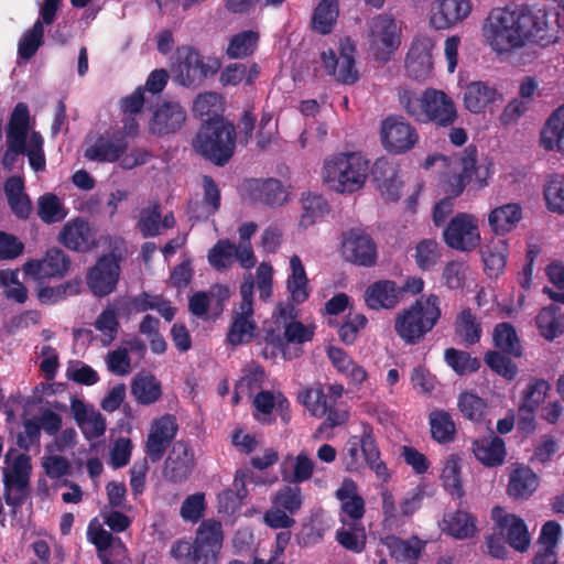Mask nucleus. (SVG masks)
<instances>
[{
  "label": "nucleus",
  "mask_w": 564,
  "mask_h": 564,
  "mask_svg": "<svg viewBox=\"0 0 564 564\" xmlns=\"http://www.w3.org/2000/svg\"><path fill=\"white\" fill-rule=\"evenodd\" d=\"M560 13L541 8L494 9L488 18V39L498 52L522 47L527 43L547 46L558 40Z\"/></svg>",
  "instance_id": "nucleus-1"
},
{
  "label": "nucleus",
  "mask_w": 564,
  "mask_h": 564,
  "mask_svg": "<svg viewBox=\"0 0 564 564\" xmlns=\"http://www.w3.org/2000/svg\"><path fill=\"white\" fill-rule=\"evenodd\" d=\"M398 99L405 113L417 123L449 128L458 120L456 104L443 90L429 87L417 94L408 87H399Z\"/></svg>",
  "instance_id": "nucleus-2"
},
{
  "label": "nucleus",
  "mask_w": 564,
  "mask_h": 564,
  "mask_svg": "<svg viewBox=\"0 0 564 564\" xmlns=\"http://www.w3.org/2000/svg\"><path fill=\"white\" fill-rule=\"evenodd\" d=\"M442 316L440 297L422 295L394 317V332L406 345L420 344L432 332Z\"/></svg>",
  "instance_id": "nucleus-3"
},
{
  "label": "nucleus",
  "mask_w": 564,
  "mask_h": 564,
  "mask_svg": "<svg viewBox=\"0 0 564 564\" xmlns=\"http://www.w3.org/2000/svg\"><path fill=\"white\" fill-rule=\"evenodd\" d=\"M236 144V128L226 119L202 123L192 141L194 151L217 166H225L231 160Z\"/></svg>",
  "instance_id": "nucleus-4"
},
{
  "label": "nucleus",
  "mask_w": 564,
  "mask_h": 564,
  "mask_svg": "<svg viewBox=\"0 0 564 564\" xmlns=\"http://www.w3.org/2000/svg\"><path fill=\"white\" fill-rule=\"evenodd\" d=\"M224 532L219 521L204 520L193 542L178 540L171 547V555L191 564H217L223 547Z\"/></svg>",
  "instance_id": "nucleus-5"
},
{
  "label": "nucleus",
  "mask_w": 564,
  "mask_h": 564,
  "mask_svg": "<svg viewBox=\"0 0 564 564\" xmlns=\"http://www.w3.org/2000/svg\"><path fill=\"white\" fill-rule=\"evenodd\" d=\"M369 161L360 153H339L324 162L323 178L338 193L360 189L368 177Z\"/></svg>",
  "instance_id": "nucleus-6"
},
{
  "label": "nucleus",
  "mask_w": 564,
  "mask_h": 564,
  "mask_svg": "<svg viewBox=\"0 0 564 564\" xmlns=\"http://www.w3.org/2000/svg\"><path fill=\"white\" fill-rule=\"evenodd\" d=\"M401 28L392 14L380 13L368 21L367 43L371 57L387 64L401 45Z\"/></svg>",
  "instance_id": "nucleus-7"
},
{
  "label": "nucleus",
  "mask_w": 564,
  "mask_h": 564,
  "mask_svg": "<svg viewBox=\"0 0 564 564\" xmlns=\"http://www.w3.org/2000/svg\"><path fill=\"white\" fill-rule=\"evenodd\" d=\"M360 436H351L346 444L344 464L347 471H357L361 467L359 451L368 467L378 478L388 481L390 474L383 460L380 459V451L373 435V429L369 423H362Z\"/></svg>",
  "instance_id": "nucleus-8"
},
{
  "label": "nucleus",
  "mask_w": 564,
  "mask_h": 564,
  "mask_svg": "<svg viewBox=\"0 0 564 564\" xmlns=\"http://www.w3.org/2000/svg\"><path fill=\"white\" fill-rule=\"evenodd\" d=\"M220 68L217 58H205L193 46H182L176 51V64L174 65L175 80L188 88L200 86L207 78L216 75Z\"/></svg>",
  "instance_id": "nucleus-9"
},
{
  "label": "nucleus",
  "mask_w": 564,
  "mask_h": 564,
  "mask_svg": "<svg viewBox=\"0 0 564 564\" xmlns=\"http://www.w3.org/2000/svg\"><path fill=\"white\" fill-rule=\"evenodd\" d=\"M122 257L115 251L100 256L86 272V284L91 294L98 299L113 293L121 275Z\"/></svg>",
  "instance_id": "nucleus-10"
},
{
  "label": "nucleus",
  "mask_w": 564,
  "mask_h": 564,
  "mask_svg": "<svg viewBox=\"0 0 564 564\" xmlns=\"http://www.w3.org/2000/svg\"><path fill=\"white\" fill-rule=\"evenodd\" d=\"M340 253L346 262L357 267L371 268L377 263V243L370 234L361 227L343 232Z\"/></svg>",
  "instance_id": "nucleus-11"
},
{
  "label": "nucleus",
  "mask_w": 564,
  "mask_h": 564,
  "mask_svg": "<svg viewBox=\"0 0 564 564\" xmlns=\"http://www.w3.org/2000/svg\"><path fill=\"white\" fill-rule=\"evenodd\" d=\"M380 139L384 150L403 154L419 142L416 129L402 116H389L381 122Z\"/></svg>",
  "instance_id": "nucleus-12"
},
{
  "label": "nucleus",
  "mask_w": 564,
  "mask_h": 564,
  "mask_svg": "<svg viewBox=\"0 0 564 564\" xmlns=\"http://www.w3.org/2000/svg\"><path fill=\"white\" fill-rule=\"evenodd\" d=\"M445 243L458 251L469 252L480 245V234L475 216L467 213L456 214L443 230Z\"/></svg>",
  "instance_id": "nucleus-13"
},
{
  "label": "nucleus",
  "mask_w": 564,
  "mask_h": 564,
  "mask_svg": "<svg viewBox=\"0 0 564 564\" xmlns=\"http://www.w3.org/2000/svg\"><path fill=\"white\" fill-rule=\"evenodd\" d=\"M355 46L347 42L341 44L339 56L337 57L332 48L321 53L326 74L343 85H354L359 79V73L355 62Z\"/></svg>",
  "instance_id": "nucleus-14"
},
{
  "label": "nucleus",
  "mask_w": 564,
  "mask_h": 564,
  "mask_svg": "<svg viewBox=\"0 0 564 564\" xmlns=\"http://www.w3.org/2000/svg\"><path fill=\"white\" fill-rule=\"evenodd\" d=\"M434 46V41L427 35H417L413 39L404 62L409 77L424 82L432 76Z\"/></svg>",
  "instance_id": "nucleus-15"
},
{
  "label": "nucleus",
  "mask_w": 564,
  "mask_h": 564,
  "mask_svg": "<svg viewBox=\"0 0 564 564\" xmlns=\"http://www.w3.org/2000/svg\"><path fill=\"white\" fill-rule=\"evenodd\" d=\"M195 466L192 446L185 441H177L167 454L162 474L167 482L182 485L189 479Z\"/></svg>",
  "instance_id": "nucleus-16"
},
{
  "label": "nucleus",
  "mask_w": 564,
  "mask_h": 564,
  "mask_svg": "<svg viewBox=\"0 0 564 564\" xmlns=\"http://www.w3.org/2000/svg\"><path fill=\"white\" fill-rule=\"evenodd\" d=\"M187 112L177 101H163L149 120V132L155 137H165L180 131L185 124Z\"/></svg>",
  "instance_id": "nucleus-17"
},
{
  "label": "nucleus",
  "mask_w": 564,
  "mask_h": 564,
  "mask_svg": "<svg viewBox=\"0 0 564 564\" xmlns=\"http://www.w3.org/2000/svg\"><path fill=\"white\" fill-rule=\"evenodd\" d=\"M246 197L270 207L281 206L288 199V192L276 178H248L242 184Z\"/></svg>",
  "instance_id": "nucleus-18"
},
{
  "label": "nucleus",
  "mask_w": 564,
  "mask_h": 564,
  "mask_svg": "<svg viewBox=\"0 0 564 564\" xmlns=\"http://www.w3.org/2000/svg\"><path fill=\"white\" fill-rule=\"evenodd\" d=\"M492 519L499 535L505 539L512 549L524 552L530 545V534L524 521L516 514L505 513L501 507L492 509Z\"/></svg>",
  "instance_id": "nucleus-19"
},
{
  "label": "nucleus",
  "mask_w": 564,
  "mask_h": 564,
  "mask_svg": "<svg viewBox=\"0 0 564 564\" xmlns=\"http://www.w3.org/2000/svg\"><path fill=\"white\" fill-rule=\"evenodd\" d=\"M470 0H435L430 9V25L447 30L464 21L471 12Z\"/></svg>",
  "instance_id": "nucleus-20"
},
{
  "label": "nucleus",
  "mask_w": 564,
  "mask_h": 564,
  "mask_svg": "<svg viewBox=\"0 0 564 564\" xmlns=\"http://www.w3.org/2000/svg\"><path fill=\"white\" fill-rule=\"evenodd\" d=\"M72 260L62 249H47L43 259L30 260L24 264V271L35 279L63 278L69 270Z\"/></svg>",
  "instance_id": "nucleus-21"
},
{
  "label": "nucleus",
  "mask_w": 564,
  "mask_h": 564,
  "mask_svg": "<svg viewBox=\"0 0 564 564\" xmlns=\"http://www.w3.org/2000/svg\"><path fill=\"white\" fill-rule=\"evenodd\" d=\"M58 241L76 252H87L96 246L95 231L89 221L82 217L70 219L63 226Z\"/></svg>",
  "instance_id": "nucleus-22"
},
{
  "label": "nucleus",
  "mask_w": 564,
  "mask_h": 564,
  "mask_svg": "<svg viewBox=\"0 0 564 564\" xmlns=\"http://www.w3.org/2000/svg\"><path fill=\"white\" fill-rule=\"evenodd\" d=\"M128 149V140L121 133L99 134L94 143L85 149L84 156L94 162H116Z\"/></svg>",
  "instance_id": "nucleus-23"
},
{
  "label": "nucleus",
  "mask_w": 564,
  "mask_h": 564,
  "mask_svg": "<svg viewBox=\"0 0 564 564\" xmlns=\"http://www.w3.org/2000/svg\"><path fill=\"white\" fill-rule=\"evenodd\" d=\"M340 501V521L343 524L361 523L366 508L365 500L358 494L357 484L351 478H345L335 492Z\"/></svg>",
  "instance_id": "nucleus-24"
},
{
  "label": "nucleus",
  "mask_w": 564,
  "mask_h": 564,
  "mask_svg": "<svg viewBox=\"0 0 564 564\" xmlns=\"http://www.w3.org/2000/svg\"><path fill=\"white\" fill-rule=\"evenodd\" d=\"M253 315L254 310L232 308L231 322L226 335L228 345L232 347L247 345L256 338L258 325Z\"/></svg>",
  "instance_id": "nucleus-25"
},
{
  "label": "nucleus",
  "mask_w": 564,
  "mask_h": 564,
  "mask_svg": "<svg viewBox=\"0 0 564 564\" xmlns=\"http://www.w3.org/2000/svg\"><path fill=\"white\" fill-rule=\"evenodd\" d=\"M401 301L400 286L391 280H380L369 285L365 292V302L371 310H391Z\"/></svg>",
  "instance_id": "nucleus-26"
},
{
  "label": "nucleus",
  "mask_w": 564,
  "mask_h": 564,
  "mask_svg": "<svg viewBox=\"0 0 564 564\" xmlns=\"http://www.w3.org/2000/svg\"><path fill=\"white\" fill-rule=\"evenodd\" d=\"M372 176L381 194L388 200H399L403 183L399 177V171L394 164L386 159H378L372 167Z\"/></svg>",
  "instance_id": "nucleus-27"
},
{
  "label": "nucleus",
  "mask_w": 564,
  "mask_h": 564,
  "mask_svg": "<svg viewBox=\"0 0 564 564\" xmlns=\"http://www.w3.org/2000/svg\"><path fill=\"white\" fill-rule=\"evenodd\" d=\"M498 99L502 100V94L486 82H471L465 88L464 105L473 113H481Z\"/></svg>",
  "instance_id": "nucleus-28"
},
{
  "label": "nucleus",
  "mask_w": 564,
  "mask_h": 564,
  "mask_svg": "<svg viewBox=\"0 0 564 564\" xmlns=\"http://www.w3.org/2000/svg\"><path fill=\"white\" fill-rule=\"evenodd\" d=\"M384 545L388 547L391 557L397 562L408 564H416L425 549V542L417 536L401 539L395 535H390L386 538Z\"/></svg>",
  "instance_id": "nucleus-29"
},
{
  "label": "nucleus",
  "mask_w": 564,
  "mask_h": 564,
  "mask_svg": "<svg viewBox=\"0 0 564 564\" xmlns=\"http://www.w3.org/2000/svg\"><path fill=\"white\" fill-rule=\"evenodd\" d=\"M475 457L487 467H497L503 464L506 458V445L501 437H482L473 441L471 446Z\"/></svg>",
  "instance_id": "nucleus-30"
},
{
  "label": "nucleus",
  "mask_w": 564,
  "mask_h": 564,
  "mask_svg": "<svg viewBox=\"0 0 564 564\" xmlns=\"http://www.w3.org/2000/svg\"><path fill=\"white\" fill-rule=\"evenodd\" d=\"M540 144L546 151L564 154V106L552 112L540 134Z\"/></svg>",
  "instance_id": "nucleus-31"
},
{
  "label": "nucleus",
  "mask_w": 564,
  "mask_h": 564,
  "mask_svg": "<svg viewBox=\"0 0 564 564\" xmlns=\"http://www.w3.org/2000/svg\"><path fill=\"white\" fill-rule=\"evenodd\" d=\"M522 219V208L518 203H508L494 208L488 215L491 230L498 236L512 231Z\"/></svg>",
  "instance_id": "nucleus-32"
},
{
  "label": "nucleus",
  "mask_w": 564,
  "mask_h": 564,
  "mask_svg": "<svg viewBox=\"0 0 564 564\" xmlns=\"http://www.w3.org/2000/svg\"><path fill=\"white\" fill-rule=\"evenodd\" d=\"M314 471V462L305 454L300 453L295 458L288 456L281 464L282 479L289 484H302L308 480Z\"/></svg>",
  "instance_id": "nucleus-33"
},
{
  "label": "nucleus",
  "mask_w": 564,
  "mask_h": 564,
  "mask_svg": "<svg viewBox=\"0 0 564 564\" xmlns=\"http://www.w3.org/2000/svg\"><path fill=\"white\" fill-rule=\"evenodd\" d=\"M538 485V476L530 467H518L510 474L507 491L513 499H528Z\"/></svg>",
  "instance_id": "nucleus-34"
},
{
  "label": "nucleus",
  "mask_w": 564,
  "mask_h": 564,
  "mask_svg": "<svg viewBox=\"0 0 564 564\" xmlns=\"http://www.w3.org/2000/svg\"><path fill=\"white\" fill-rule=\"evenodd\" d=\"M291 275L286 282V289L290 292L292 302L295 304L304 303L310 296L308 279L301 258L293 254L290 259Z\"/></svg>",
  "instance_id": "nucleus-35"
},
{
  "label": "nucleus",
  "mask_w": 564,
  "mask_h": 564,
  "mask_svg": "<svg viewBox=\"0 0 564 564\" xmlns=\"http://www.w3.org/2000/svg\"><path fill=\"white\" fill-rule=\"evenodd\" d=\"M260 34L253 30H246L234 34L226 48L230 59H243L252 56L258 50Z\"/></svg>",
  "instance_id": "nucleus-36"
},
{
  "label": "nucleus",
  "mask_w": 564,
  "mask_h": 564,
  "mask_svg": "<svg viewBox=\"0 0 564 564\" xmlns=\"http://www.w3.org/2000/svg\"><path fill=\"white\" fill-rule=\"evenodd\" d=\"M492 341L498 351L519 358L522 356V347L514 326L508 322L495 326Z\"/></svg>",
  "instance_id": "nucleus-37"
},
{
  "label": "nucleus",
  "mask_w": 564,
  "mask_h": 564,
  "mask_svg": "<svg viewBox=\"0 0 564 564\" xmlns=\"http://www.w3.org/2000/svg\"><path fill=\"white\" fill-rule=\"evenodd\" d=\"M131 394L140 404H152L162 395L161 383L153 375L139 373L131 382Z\"/></svg>",
  "instance_id": "nucleus-38"
},
{
  "label": "nucleus",
  "mask_w": 564,
  "mask_h": 564,
  "mask_svg": "<svg viewBox=\"0 0 564 564\" xmlns=\"http://www.w3.org/2000/svg\"><path fill=\"white\" fill-rule=\"evenodd\" d=\"M481 257L487 274L498 276L503 272L507 264L508 243L506 240L498 239L491 241L481 250Z\"/></svg>",
  "instance_id": "nucleus-39"
},
{
  "label": "nucleus",
  "mask_w": 564,
  "mask_h": 564,
  "mask_svg": "<svg viewBox=\"0 0 564 564\" xmlns=\"http://www.w3.org/2000/svg\"><path fill=\"white\" fill-rule=\"evenodd\" d=\"M441 480L446 492L453 498L462 499L465 490L462 481L460 458L457 455H451L442 469Z\"/></svg>",
  "instance_id": "nucleus-40"
},
{
  "label": "nucleus",
  "mask_w": 564,
  "mask_h": 564,
  "mask_svg": "<svg viewBox=\"0 0 564 564\" xmlns=\"http://www.w3.org/2000/svg\"><path fill=\"white\" fill-rule=\"evenodd\" d=\"M82 280L75 278L55 286H41L37 290V300L44 305H54L69 296L79 294Z\"/></svg>",
  "instance_id": "nucleus-41"
},
{
  "label": "nucleus",
  "mask_w": 564,
  "mask_h": 564,
  "mask_svg": "<svg viewBox=\"0 0 564 564\" xmlns=\"http://www.w3.org/2000/svg\"><path fill=\"white\" fill-rule=\"evenodd\" d=\"M30 110L26 104L18 102L9 118L7 140L26 143L30 131Z\"/></svg>",
  "instance_id": "nucleus-42"
},
{
  "label": "nucleus",
  "mask_w": 564,
  "mask_h": 564,
  "mask_svg": "<svg viewBox=\"0 0 564 564\" xmlns=\"http://www.w3.org/2000/svg\"><path fill=\"white\" fill-rule=\"evenodd\" d=\"M431 436L440 444L452 442L456 434V426L452 415L444 410H435L429 415Z\"/></svg>",
  "instance_id": "nucleus-43"
},
{
  "label": "nucleus",
  "mask_w": 564,
  "mask_h": 564,
  "mask_svg": "<svg viewBox=\"0 0 564 564\" xmlns=\"http://www.w3.org/2000/svg\"><path fill=\"white\" fill-rule=\"evenodd\" d=\"M535 324L540 334L549 341L564 333L563 318L554 305L543 307L535 317Z\"/></svg>",
  "instance_id": "nucleus-44"
},
{
  "label": "nucleus",
  "mask_w": 564,
  "mask_h": 564,
  "mask_svg": "<svg viewBox=\"0 0 564 564\" xmlns=\"http://www.w3.org/2000/svg\"><path fill=\"white\" fill-rule=\"evenodd\" d=\"M477 150L469 147L465 151V155L460 158L462 172L453 177L449 182L448 193L454 197H458L470 183L476 172Z\"/></svg>",
  "instance_id": "nucleus-45"
},
{
  "label": "nucleus",
  "mask_w": 564,
  "mask_h": 564,
  "mask_svg": "<svg viewBox=\"0 0 564 564\" xmlns=\"http://www.w3.org/2000/svg\"><path fill=\"white\" fill-rule=\"evenodd\" d=\"M67 214V208L57 195L46 193L37 198V216L44 224L61 223Z\"/></svg>",
  "instance_id": "nucleus-46"
},
{
  "label": "nucleus",
  "mask_w": 564,
  "mask_h": 564,
  "mask_svg": "<svg viewBox=\"0 0 564 564\" xmlns=\"http://www.w3.org/2000/svg\"><path fill=\"white\" fill-rule=\"evenodd\" d=\"M444 361L457 376L474 373L481 366L480 360L470 352L453 347L444 350Z\"/></svg>",
  "instance_id": "nucleus-47"
},
{
  "label": "nucleus",
  "mask_w": 564,
  "mask_h": 564,
  "mask_svg": "<svg viewBox=\"0 0 564 564\" xmlns=\"http://www.w3.org/2000/svg\"><path fill=\"white\" fill-rule=\"evenodd\" d=\"M455 333L467 345L477 344L482 334L481 325L470 308L463 310L455 321Z\"/></svg>",
  "instance_id": "nucleus-48"
},
{
  "label": "nucleus",
  "mask_w": 564,
  "mask_h": 564,
  "mask_svg": "<svg viewBox=\"0 0 564 564\" xmlns=\"http://www.w3.org/2000/svg\"><path fill=\"white\" fill-rule=\"evenodd\" d=\"M444 523L447 533L459 540L473 536L477 530L476 518L462 510L451 513Z\"/></svg>",
  "instance_id": "nucleus-49"
},
{
  "label": "nucleus",
  "mask_w": 564,
  "mask_h": 564,
  "mask_svg": "<svg viewBox=\"0 0 564 564\" xmlns=\"http://www.w3.org/2000/svg\"><path fill=\"white\" fill-rule=\"evenodd\" d=\"M339 9L337 0H322L314 9L312 23L314 30L321 34H328L338 18Z\"/></svg>",
  "instance_id": "nucleus-50"
},
{
  "label": "nucleus",
  "mask_w": 564,
  "mask_h": 564,
  "mask_svg": "<svg viewBox=\"0 0 564 564\" xmlns=\"http://www.w3.org/2000/svg\"><path fill=\"white\" fill-rule=\"evenodd\" d=\"M551 384L542 378H531L521 392V400L519 405L523 409L536 410L545 401Z\"/></svg>",
  "instance_id": "nucleus-51"
},
{
  "label": "nucleus",
  "mask_w": 564,
  "mask_h": 564,
  "mask_svg": "<svg viewBox=\"0 0 564 564\" xmlns=\"http://www.w3.org/2000/svg\"><path fill=\"white\" fill-rule=\"evenodd\" d=\"M221 96L214 91L199 94L193 104L194 113L205 123L209 120L225 119L220 116Z\"/></svg>",
  "instance_id": "nucleus-52"
},
{
  "label": "nucleus",
  "mask_w": 564,
  "mask_h": 564,
  "mask_svg": "<svg viewBox=\"0 0 564 564\" xmlns=\"http://www.w3.org/2000/svg\"><path fill=\"white\" fill-rule=\"evenodd\" d=\"M44 24L46 23L40 15V19L34 22L33 26L23 34L18 44L20 58L29 61L36 54L37 50L43 44Z\"/></svg>",
  "instance_id": "nucleus-53"
},
{
  "label": "nucleus",
  "mask_w": 564,
  "mask_h": 564,
  "mask_svg": "<svg viewBox=\"0 0 564 564\" xmlns=\"http://www.w3.org/2000/svg\"><path fill=\"white\" fill-rule=\"evenodd\" d=\"M135 227L143 238L156 237L161 234V205L159 202L140 210Z\"/></svg>",
  "instance_id": "nucleus-54"
},
{
  "label": "nucleus",
  "mask_w": 564,
  "mask_h": 564,
  "mask_svg": "<svg viewBox=\"0 0 564 564\" xmlns=\"http://www.w3.org/2000/svg\"><path fill=\"white\" fill-rule=\"evenodd\" d=\"M303 213L300 219V226L307 228L314 225L328 212L327 202L321 195L308 193L302 197Z\"/></svg>",
  "instance_id": "nucleus-55"
},
{
  "label": "nucleus",
  "mask_w": 564,
  "mask_h": 564,
  "mask_svg": "<svg viewBox=\"0 0 564 564\" xmlns=\"http://www.w3.org/2000/svg\"><path fill=\"white\" fill-rule=\"evenodd\" d=\"M3 498L12 510L11 514L15 516L18 510L25 503L30 497L31 486L30 482L12 481L3 479Z\"/></svg>",
  "instance_id": "nucleus-56"
},
{
  "label": "nucleus",
  "mask_w": 564,
  "mask_h": 564,
  "mask_svg": "<svg viewBox=\"0 0 564 564\" xmlns=\"http://www.w3.org/2000/svg\"><path fill=\"white\" fill-rule=\"evenodd\" d=\"M348 529H339L336 539L346 550L360 553L366 546V532L362 523H348Z\"/></svg>",
  "instance_id": "nucleus-57"
},
{
  "label": "nucleus",
  "mask_w": 564,
  "mask_h": 564,
  "mask_svg": "<svg viewBox=\"0 0 564 564\" xmlns=\"http://www.w3.org/2000/svg\"><path fill=\"white\" fill-rule=\"evenodd\" d=\"M234 487L235 490L228 489L218 495L219 507L230 512L239 508L242 500L247 497L248 490L246 488L243 473L237 471L234 479Z\"/></svg>",
  "instance_id": "nucleus-58"
},
{
  "label": "nucleus",
  "mask_w": 564,
  "mask_h": 564,
  "mask_svg": "<svg viewBox=\"0 0 564 564\" xmlns=\"http://www.w3.org/2000/svg\"><path fill=\"white\" fill-rule=\"evenodd\" d=\"M485 364L506 380H513L518 375L517 365L502 351L488 350L484 356Z\"/></svg>",
  "instance_id": "nucleus-59"
},
{
  "label": "nucleus",
  "mask_w": 564,
  "mask_h": 564,
  "mask_svg": "<svg viewBox=\"0 0 564 564\" xmlns=\"http://www.w3.org/2000/svg\"><path fill=\"white\" fill-rule=\"evenodd\" d=\"M544 198L549 210L564 214V176H552L544 186Z\"/></svg>",
  "instance_id": "nucleus-60"
},
{
  "label": "nucleus",
  "mask_w": 564,
  "mask_h": 564,
  "mask_svg": "<svg viewBox=\"0 0 564 564\" xmlns=\"http://www.w3.org/2000/svg\"><path fill=\"white\" fill-rule=\"evenodd\" d=\"M236 252V245L229 239H219L214 247L208 251L209 264L217 269H227Z\"/></svg>",
  "instance_id": "nucleus-61"
},
{
  "label": "nucleus",
  "mask_w": 564,
  "mask_h": 564,
  "mask_svg": "<svg viewBox=\"0 0 564 564\" xmlns=\"http://www.w3.org/2000/svg\"><path fill=\"white\" fill-rule=\"evenodd\" d=\"M457 405L463 416L474 422L481 421L487 406L486 402L480 397L467 391L459 394Z\"/></svg>",
  "instance_id": "nucleus-62"
},
{
  "label": "nucleus",
  "mask_w": 564,
  "mask_h": 564,
  "mask_svg": "<svg viewBox=\"0 0 564 564\" xmlns=\"http://www.w3.org/2000/svg\"><path fill=\"white\" fill-rule=\"evenodd\" d=\"M441 257L438 243L433 239H424L416 245L415 262L421 270L432 269Z\"/></svg>",
  "instance_id": "nucleus-63"
},
{
  "label": "nucleus",
  "mask_w": 564,
  "mask_h": 564,
  "mask_svg": "<svg viewBox=\"0 0 564 564\" xmlns=\"http://www.w3.org/2000/svg\"><path fill=\"white\" fill-rule=\"evenodd\" d=\"M328 400L329 398L321 384L307 389L303 395V403L316 417L325 416L332 405Z\"/></svg>",
  "instance_id": "nucleus-64"
}]
</instances>
